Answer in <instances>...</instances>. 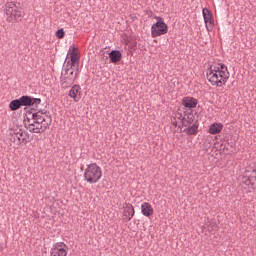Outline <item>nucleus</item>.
<instances>
[{"label": "nucleus", "mask_w": 256, "mask_h": 256, "mask_svg": "<svg viewBox=\"0 0 256 256\" xmlns=\"http://www.w3.org/2000/svg\"><path fill=\"white\" fill-rule=\"evenodd\" d=\"M229 69L225 64H213L206 71V78L212 87H223L229 81Z\"/></svg>", "instance_id": "f257e3e1"}, {"label": "nucleus", "mask_w": 256, "mask_h": 256, "mask_svg": "<svg viewBox=\"0 0 256 256\" xmlns=\"http://www.w3.org/2000/svg\"><path fill=\"white\" fill-rule=\"evenodd\" d=\"M51 123L52 119L47 113L37 112L32 114V118H27L25 128L30 133H45Z\"/></svg>", "instance_id": "f03ea898"}, {"label": "nucleus", "mask_w": 256, "mask_h": 256, "mask_svg": "<svg viewBox=\"0 0 256 256\" xmlns=\"http://www.w3.org/2000/svg\"><path fill=\"white\" fill-rule=\"evenodd\" d=\"M77 75H79V67L71 66V64L64 65L60 77L63 87H71L75 83Z\"/></svg>", "instance_id": "7ed1b4c3"}, {"label": "nucleus", "mask_w": 256, "mask_h": 256, "mask_svg": "<svg viewBox=\"0 0 256 256\" xmlns=\"http://www.w3.org/2000/svg\"><path fill=\"white\" fill-rule=\"evenodd\" d=\"M101 177H103V170L97 165V163H91L86 166L84 170V181L91 185L99 183Z\"/></svg>", "instance_id": "20e7f679"}, {"label": "nucleus", "mask_w": 256, "mask_h": 256, "mask_svg": "<svg viewBox=\"0 0 256 256\" xmlns=\"http://www.w3.org/2000/svg\"><path fill=\"white\" fill-rule=\"evenodd\" d=\"M5 15L8 23L19 22L23 19V11L17 6V2H7L5 4Z\"/></svg>", "instance_id": "39448f33"}, {"label": "nucleus", "mask_w": 256, "mask_h": 256, "mask_svg": "<svg viewBox=\"0 0 256 256\" xmlns=\"http://www.w3.org/2000/svg\"><path fill=\"white\" fill-rule=\"evenodd\" d=\"M10 141L15 145H27L29 143V132L17 128L10 134Z\"/></svg>", "instance_id": "423d86ee"}, {"label": "nucleus", "mask_w": 256, "mask_h": 256, "mask_svg": "<svg viewBox=\"0 0 256 256\" xmlns=\"http://www.w3.org/2000/svg\"><path fill=\"white\" fill-rule=\"evenodd\" d=\"M169 26L163 21V18L158 17V21L151 27V37H161V35H167Z\"/></svg>", "instance_id": "0eeeda50"}, {"label": "nucleus", "mask_w": 256, "mask_h": 256, "mask_svg": "<svg viewBox=\"0 0 256 256\" xmlns=\"http://www.w3.org/2000/svg\"><path fill=\"white\" fill-rule=\"evenodd\" d=\"M66 65H70L72 67H77L79 68V55L77 54V48L75 46L71 45L67 57L65 59Z\"/></svg>", "instance_id": "6e6552de"}, {"label": "nucleus", "mask_w": 256, "mask_h": 256, "mask_svg": "<svg viewBox=\"0 0 256 256\" xmlns=\"http://www.w3.org/2000/svg\"><path fill=\"white\" fill-rule=\"evenodd\" d=\"M69 252V246L64 242H56L52 245L50 249L51 256H67Z\"/></svg>", "instance_id": "1a4fd4ad"}, {"label": "nucleus", "mask_w": 256, "mask_h": 256, "mask_svg": "<svg viewBox=\"0 0 256 256\" xmlns=\"http://www.w3.org/2000/svg\"><path fill=\"white\" fill-rule=\"evenodd\" d=\"M123 220L127 223L135 217V208L131 203H125L123 205Z\"/></svg>", "instance_id": "9d476101"}, {"label": "nucleus", "mask_w": 256, "mask_h": 256, "mask_svg": "<svg viewBox=\"0 0 256 256\" xmlns=\"http://www.w3.org/2000/svg\"><path fill=\"white\" fill-rule=\"evenodd\" d=\"M202 15L204 17V23L206 25V29L207 31H209L210 29H213V15L211 14V11L207 8H204L202 10Z\"/></svg>", "instance_id": "9b49d317"}, {"label": "nucleus", "mask_w": 256, "mask_h": 256, "mask_svg": "<svg viewBox=\"0 0 256 256\" xmlns=\"http://www.w3.org/2000/svg\"><path fill=\"white\" fill-rule=\"evenodd\" d=\"M69 97H71V99H74L75 103L81 101V86L74 85L69 91Z\"/></svg>", "instance_id": "f8f14e48"}, {"label": "nucleus", "mask_w": 256, "mask_h": 256, "mask_svg": "<svg viewBox=\"0 0 256 256\" xmlns=\"http://www.w3.org/2000/svg\"><path fill=\"white\" fill-rule=\"evenodd\" d=\"M141 213L144 217H151L154 213L153 206L148 202H144L141 204Z\"/></svg>", "instance_id": "ddd939ff"}, {"label": "nucleus", "mask_w": 256, "mask_h": 256, "mask_svg": "<svg viewBox=\"0 0 256 256\" xmlns=\"http://www.w3.org/2000/svg\"><path fill=\"white\" fill-rule=\"evenodd\" d=\"M182 105L187 109H195V107H197V99L193 97H184L182 99Z\"/></svg>", "instance_id": "4468645a"}, {"label": "nucleus", "mask_w": 256, "mask_h": 256, "mask_svg": "<svg viewBox=\"0 0 256 256\" xmlns=\"http://www.w3.org/2000/svg\"><path fill=\"white\" fill-rule=\"evenodd\" d=\"M121 57V51L119 50H112L109 53L110 63H119V61H121Z\"/></svg>", "instance_id": "2eb2a0df"}, {"label": "nucleus", "mask_w": 256, "mask_h": 256, "mask_svg": "<svg viewBox=\"0 0 256 256\" xmlns=\"http://www.w3.org/2000/svg\"><path fill=\"white\" fill-rule=\"evenodd\" d=\"M193 121H195V116H193L191 113L185 114L182 117L183 127H189V125H193Z\"/></svg>", "instance_id": "dca6fc26"}, {"label": "nucleus", "mask_w": 256, "mask_h": 256, "mask_svg": "<svg viewBox=\"0 0 256 256\" xmlns=\"http://www.w3.org/2000/svg\"><path fill=\"white\" fill-rule=\"evenodd\" d=\"M223 131V124L221 123H214L210 125L209 133L210 135H217Z\"/></svg>", "instance_id": "f3484780"}, {"label": "nucleus", "mask_w": 256, "mask_h": 256, "mask_svg": "<svg viewBox=\"0 0 256 256\" xmlns=\"http://www.w3.org/2000/svg\"><path fill=\"white\" fill-rule=\"evenodd\" d=\"M183 133H187L188 135H197V133H199V126L197 124H190L189 126H186Z\"/></svg>", "instance_id": "a211bd4d"}, {"label": "nucleus", "mask_w": 256, "mask_h": 256, "mask_svg": "<svg viewBox=\"0 0 256 256\" xmlns=\"http://www.w3.org/2000/svg\"><path fill=\"white\" fill-rule=\"evenodd\" d=\"M21 107L31 106V96H22L19 98Z\"/></svg>", "instance_id": "6ab92c4d"}, {"label": "nucleus", "mask_w": 256, "mask_h": 256, "mask_svg": "<svg viewBox=\"0 0 256 256\" xmlns=\"http://www.w3.org/2000/svg\"><path fill=\"white\" fill-rule=\"evenodd\" d=\"M10 111H17V109H21V102L19 99L12 100L9 104Z\"/></svg>", "instance_id": "aec40b11"}, {"label": "nucleus", "mask_w": 256, "mask_h": 256, "mask_svg": "<svg viewBox=\"0 0 256 256\" xmlns=\"http://www.w3.org/2000/svg\"><path fill=\"white\" fill-rule=\"evenodd\" d=\"M41 105V98H31V106L37 107Z\"/></svg>", "instance_id": "412c9836"}, {"label": "nucleus", "mask_w": 256, "mask_h": 256, "mask_svg": "<svg viewBox=\"0 0 256 256\" xmlns=\"http://www.w3.org/2000/svg\"><path fill=\"white\" fill-rule=\"evenodd\" d=\"M56 37H58V39H63V37H65V30H63V28L57 30Z\"/></svg>", "instance_id": "4be33fe9"}, {"label": "nucleus", "mask_w": 256, "mask_h": 256, "mask_svg": "<svg viewBox=\"0 0 256 256\" xmlns=\"http://www.w3.org/2000/svg\"><path fill=\"white\" fill-rule=\"evenodd\" d=\"M253 178L250 176L249 178H244L245 185H253Z\"/></svg>", "instance_id": "5701e85b"}, {"label": "nucleus", "mask_w": 256, "mask_h": 256, "mask_svg": "<svg viewBox=\"0 0 256 256\" xmlns=\"http://www.w3.org/2000/svg\"><path fill=\"white\" fill-rule=\"evenodd\" d=\"M251 178L253 181H256V170H253V172L251 174Z\"/></svg>", "instance_id": "b1692460"}, {"label": "nucleus", "mask_w": 256, "mask_h": 256, "mask_svg": "<svg viewBox=\"0 0 256 256\" xmlns=\"http://www.w3.org/2000/svg\"><path fill=\"white\" fill-rule=\"evenodd\" d=\"M173 125H174L175 127H177V122H173Z\"/></svg>", "instance_id": "393cba45"}, {"label": "nucleus", "mask_w": 256, "mask_h": 256, "mask_svg": "<svg viewBox=\"0 0 256 256\" xmlns=\"http://www.w3.org/2000/svg\"><path fill=\"white\" fill-rule=\"evenodd\" d=\"M179 115V117H181V114H178Z\"/></svg>", "instance_id": "a878e982"}]
</instances>
